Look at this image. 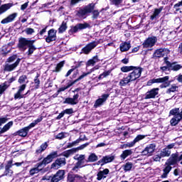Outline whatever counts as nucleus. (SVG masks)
Returning a JSON list of instances; mask_svg holds the SVG:
<instances>
[{"mask_svg": "<svg viewBox=\"0 0 182 182\" xmlns=\"http://www.w3.org/2000/svg\"><path fill=\"white\" fill-rule=\"evenodd\" d=\"M121 71H122L124 73L132 72L129 73L127 77H124L122 80H120L119 85L121 87H123L124 86H127V85L130 86V83H132V82H134V80H137V79H139V77L141 76L143 68L140 67H135L133 65L123 66L121 68Z\"/></svg>", "mask_w": 182, "mask_h": 182, "instance_id": "1", "label": "nucleus"}, {"mask_svg": "<svg viewBox=\"0 0 182 182\" xmlns=\"http://www.w3.org/2000/svg\"><path fill=\"white\" fill-rule=\"evenodd\" d=\"M58 151L51 152L47 157L44 158L43 161L36 164V167L30 170L31 176H34V174H38V172L46 166V164H49V163H52L54 159L58 157Z\"/></svg>", "mask_w": 182, "mask_h": 182, "instance_id": "2", "label": "nucleus"}, {"mask_svg": "<svg viewBox=\"0 0 182 182\" xmlns=\"http://www.w3.org/2000/svg\"><path fill=\"white\" fill-rule=\"evenodd\" d=\"M21 60V58H18V55H16L10 56L9 58H7L4 65V72H12L13 70H15V69L19 66Z\"/></svg>", "mask_w": 182, "mask_h": 182, "instance_id": "3", "label": "nucleus"}, {"mask_svg": "<svg viewBox=\"0 0 182 182\" xmlns=\"http://www.w3.org/2000/svg\"><path fill=\"white\" fill-rule=\"evenodd\" d=\"M170 79L169 76H165L164 77L154 78L150 80L147 82V86H151L154 83H162L159 87L161 89H166V87H168L170 86L171 82L168 81Z\"/></svg>", "mask_w": 182, "mask_h": 182, "instance_id": "4", "label": "nucleus"}, {"mask_svg": "<svg viewBox=\"0 0 182 182\" xmlns=\"http://www.w3.org/2000/svg\"><path fill=\"white\" fill-rule=\"evenodd\" d=\"M94 9L95 4H90L83 9H80L79 10L76 11L75 16L80 19H85V18L87 16V14H92Z\"/></svg>", "mask_w": 182, "mask_h": 182, "instance_id": "5", "label": "nucleus"}, {"mask_svg": "<svg viewBox=\"0 0 182 182\" xmlns=\"http://www.w3.org/2000/svg\"><path fill=\"white\" fill-rule=\"evenodd\" d=\"M169 116H174L171 119V126H176L182 119V111L180 112V108H173L169 112Z\"/></svg>", "mask_w": 182, "mask_h": 182, "instance_id": "6", "label": "nucleus"}, {"mask_svg": "<svg viewBox=\"0 0 182 182\" xmlns=\"http://www.w3.org/2000/svg\"><path fill=\"white\" fill-rule=\"evenodd\" d=\"M92 72H93V70H91L90 71L87 72V73H83L82 75H81L77 80H75V81H70L69 82H68L67 85L65 87H63L61 88H60L58 90V92H65V90H66V89H69V87H70L71 86H73V85H75V83H76V82H79V80H82V79H83L84 77H86V76H87V75H90V73H92Z\"/></svg>", "mask_w": 182, "mask_h": 182, "instance_id": "7", "label": "nucleus"}, {"mask_svg": "<svg viewBox=\"0 0 182 182\" xmlns=\"http://www.w3.org/2000/svg\"><path fill=\"white\" fill-rule=\"evenodd\" d=\"M155 151H156V144H149L141 152V156H146L147 157H150V156H153V153H154Z\"/></svg>", "mask_w": 182, "mask_h": 182, "instance_id": "8", "label": "nucleus"}, {"mask_svg": "<svg viewBox=\"0 0 182 182\" xmlns=\"http://www.w3.org/2000/svg\"><path fill=\"white\" fill-rule=\"evenodd\" d=\"M85 155H80L77 158V162L75 164V166L73 168V171H77L79 168H82V167H85L86 166V161H85Z\"/></svg>", "mask_w": 182, "mask_h": 182, "instance_id": "9", "label": "nucleus"}, {"mask_svg": "<svg viewBox=\"0 0 182 182\" xmlns=\"http://www.w3.org/2000/svg\"><path fill=\"white\" fill-rule=\"evenodd\" d=\"M14 166V163L12 160H10L7 161L6 165L5 166L4 168L5 171L4 172L3 176L1 177H4V176H6L7 177H12V174H14V171H12V166Z\"/></svg>", "mask_w": 182, "mask_h": 182, "instance_id": "10", "label": "nucleus"}, {"mask_svg": "<svg viewBox=\"0 0 182 182\" xmlns=\"http://www.w3.org/2000/svg\"><path fill=\"white\" fill-rule=\"evenodd\" d=\"M32 41L28 40L26 38H21L18 41V48L21 50L25 51L27 48L29 46Z\"/></svg>", "mask_w": 182, "mask_h": 182, "instance_id": "11", "label": "nucleus"}, {"mask_svg": "<svg viewBox=\"0 0 182 182\" xmlns=\"http://www.w3.org/2000/svg\"><path fill=\"white\" fill-rule=\"evenodd\" d=\"M98 45H99V41H92L88 43L85 47H84L82 49V52L85 55H88V53H90V51L92 49H95V48H96V46H97Z\"/></svg>", "mask_w": 182, "mask_h": 182, "instance_id": "12", "label": "nucleus"}, {"mask_svg": "<svg viewBox=\"0 0 182 182\" xmlns=\"http://www.w3.org/2000/svg\"><path fill=\"white\" fill-rule=\"evenodd\" d=\"M64 105H71L74 106L79 103V94H75L73 97H67L63 102Z\"/></svg>", "mask_w": 182, "mask_h": 182, "instance_id": "13", "label": "nucleus"}, {"mask_svg": "<svg viewBox=\"0 0 182 182\" xmlns=\"http://www.w3.org/2000/svg\"><path fill=\"white\" fill-rule=\"evenodd\" d=\"M156 42H157V37L152 36L149 37L144 43V48H153L156 45Z\"/></svg>", "mask_w": 182, "mask_h": 182, "instance_id": "14", "label": "nucleus"}, {"mask_svg": "<svg viewBox=\"0 0 182 182\" xmlns=\"http://www.w3.org/2000/svg\"><path fill=\"white\" fill-rule=\"evenodd\" d=\"M114 160V156L113 155H107L103 156L100 160L97 162V166H105V164H107V163H112Z\"/></svg>", "mask_w": 182, "mask_h": 182, "instance_id": "15", "label": "nucleus"}, {"mask_svg": "<svg viewBox=\"0 0 182 182\" xmlns=\"http://www.w3.org/2000/svg\"><path fill=\"white\" fill-rule=\"evenodd\" d=\"M66 164V159L65 158H59L55 161L52 164L51 168H54V170H58V168H60V167L65 166Z\"/></svg>", "mask_w": 182, "mask_h": 182, "instance_id": "16", "label": "nucleus"}, {"mask_svg": "<svg viewBox=\"0 0 182 182\" xmlns=\"http://www.w3.org/2000/svg\"><path fill=\"white\" fill-rule=\"evenodd\" d=\"M57 31L52 28L48 31V36L46 38V42L47 43H50V42H53L56 41V33Z\"/></svg>", "mask_w": 182, "mask_h": 182, "instance_id": "17", "label": "nucleus"}, {"mask_svg": "<svg viewBox=\"0 0 182 182\" xmlns=\"http://www.w3.org/2000/svg\"><path fill=\"white\" fill-rule=\"evenodd\" d=\"M109 94H103L100 98H98L95 104L94 107H100V106H103V105L106 102V100H107V98L109 97Z\"/></svg>", "mask_w": 182, "mask_h": 182, "instance_id": "18", "label": "nucleus"}, {"mask_svg": "<svg viewBox=\"0 0 182 182\" xmlns=\"http://www.w3.org/2000/svg\"><path fill=\"white\" fill-rule=\"evenodd\" d=\"M168 53H170V50L168 48H159L154 52V56L156 58H164V56H167Z\"/></svg>", "mask_w": 182, "mask_h": 182, "instance_id": "19", "label": "nucleus"}, {"mask_svg": "<svg viewBox=\"0 0 182 182\" xmlns=\"http://www.w3.org/2000/svg\"><path fill=\"white\" fill-rule=\"evenodd\" d=\"M159 87L153 88L151 90L148 91L145 95V99H154L157 95H159Z\"/></svg>", "mask_w": 182, "mask_h": 182, "instance_id": "20", "label": "nucleus"}, {"mask_svg": "<svg viewBox=\"0 0 182 182\" xmlns=\"http://www.w3.org/2000/svg\"><path fill=\"white\" fill-rule=\"evenodd\" d=\"M109 173H110V171L109 168H105L102 171H100L97 173V180L98 181H100L101 180H105L106 177L109 175Z\"/></svg>", "mask_w": 182, "mask_h": 182, "instance_id": "21", "label": "nucleus"}, {"mask_svg": "<svg viewBox=\"0 0 182 182\" xmlns=\"http://www.w3.org/2000/svg\"><path fill=\"white\" fill-rule=\"evenodd\" d=\"M25 89H26V84H23L22 85L18 87V92L14 95L15 100H16L18 99H22L23 97H25V95L22 94L23 90H25Z\"/></svg>", "mask_w": 182, "mask_h": 182, "instance_id": "22", "label": "nucleus"}, {"mask_svg": "<svg viewBox=\"0 0 182 182\" xmlns=\"http://www.w3.org/2000/svg\"><path fill=\"white\" fill-rule=\"evenodd\" d=\"M63 176H65V171L59 170L51 178L52 182H59L63 180Z\"/></svg>", "mask_w": 182, "mask_h": 182, "instance_id": "23", "label": "nucleus"}, {"mask_svg": "<svg viewBox=\"0 0 182 182\" xmlns=\"http://www.w3.org/2000/svg\"><path fill=\"white\" fill-rule=\"evenodd\" d=\"M48 147H49L48 142H44L41 144L40 146H38L36 149L35 154H36V156L41 155L42 153H43L46 150V149H48Z\"/></svg>", "mask_w": 182, "mask_h": 182, "instance_id": "24", "label": "nucleus"}, {"mask_svg": "<svg viewBox=\"0 0 182 182\" xmlns=\"http://www.w3.org/2000/svg\"><path fill=\"white\" fill-rule=\"evenodd\" d=\"M178 161H178V154H172L171 157L167 160L166 163L171 166H174L175 164H177Z\"/></svg>", "mask_w": 182, "mask_h": 182, "instance_id": "25", "label": "nucleus"}, {"mask_svg": "<svg viewBox=\"0 0 182 182\" xmlns=\"http://www.w3.org/2000/svg\"><path fill=\"white\" fill-rule=\"evenodd\" d=\"M16 16H18V13H14L12 14H10L6 18L3 19L1 21V23L5 24V23H9L11 22H14V21H15V18H16Z\"/></svg>", "mask_w": 182, "mask_h": 182, "instance_id": "26", "label": "nucleus"}, {"mask_svg": "<svg viewBox=\"0 0 182 182\" xmlns=\"http://www.w3.org/2000/svg\"><path fill=\"white\" fill-rule=\"evenodd\" d=\"M88 27H89V24H87L86 23H78L75 26L73 27L71 31L74 33H76V32H77V31H80L82 29H86V28H88Z\"/></svg>", "mask_w": 182, "mask_h": 182, "instance_id": "27", "label": "nucleus"}, {"mask_svg": "<svg viewBox=\"0 0 182 182\" xmlns=\"http://www.w3.org/2000/svg\"><path fill=\"white\" fill-rule=\"evenodd\" d=\"M82 180V176L77 174H72L69 173L68 176V182H77Z\"/></svg>", "mask_w": 182, "mask_h": 182, "instance_id": "28", "label": "nucleus"}, {"mask_svg": "<svg viewBox=\"0 0 182 182\" xmlns=\"http://www.w3.org/2000/svg\"><path fill=\"white\" fill-rule=\"evenodd\" d=\"M14 6V4L12 3H8L3 4L0 6V15H2V14H5L6 11H9V9H11Z\"/></svg>", "mask_w": 182, "mask_h": 182, "instance_id": "29", "label": "nucleus"}, {"mask_svg": "<svg viewBox=\"0 0 182 182\" xmlns=\"http://www.w3.org/2000/svg\"><path fill=\"white\" fill-rule=\"evenodd\" d=\"M171 165L168 164V163L165 164V168L163 170L164 173L161 175L162 178H166L167 176H168V173L171 171Z\"/></svg>", "mask_w": 182, "mask_h": 182, "instance_id": "30", "label": "nucleus"}, {"mask_svg": "<svg viewBox=\"0 0 182 182\" xmlns=\"http://www.w3.org/2000/svg\"><path fill=\"white\" fill-rule=\"evenodd\" d=\"M133 154V150L132 149H126L122 151V153L120 155L121 160H126L129 156H132Z\"/></svg>", "mask_w": 182, "mask_h": 182, "instance_id": "31", "label": "nucleus"}, {"mask_svg": "<svg viewBox=\"0 0 182 182\" xmlns=\"http://www.w3.org/2000/svg\"><path fill=\"white\" fill-rule=\"evenodd\" d=\"M14 126V122L10 121L7 124H6L2 129H0V134H4L6 132H8L9 129H11Z\"/></svg>", "mask_w": 182, "mask_h": 182, "instance_id": "32", "label": "nucleus"}, {"mask_svg": "<svg viewBox=\"0 0 182 182\" xmlns=\"http://www.w3.org/2000/svg\"><path fill=\"white\" fill-rule=\"evenodd\" d=\"M132 48V46L130 45V43L124 42L122 43L119 46V49L121 52H127Z\"/></svg>", "mask_w": 182, "mask_h": 182, "instance_id": "33", "label": "nucleus"}, {"mask_svg": "<svg viewBox=\"0 0 182 182\" xmlns=\"http://www.w3.org/2000/svg\"><path fill=\"white\" fill-rule=\"evenodd\" d=\"M161 11H163V6H161L159 9H155L153 14L151 16V20L154 21V19H157L159 15L161 14Z\"/></svg>", "mask_w": 182, "mask_h": 182, "instance_id": "34", "label": "nucleus"}, {"mask_svg": "<svg viewBox=\"0 0 182 182\" xmlns=\"http://www.w3.org/2000/svg\"><path fill=\"white\" fill-rule=\"evenodd\" d=\"M16 133H17V135L20 136L21 137H26V136H28V133H29V131L28 128L26 127L18 130Z\"/></svg>", "mask_w": 182, "mask_h": 182, "instance_id": "35", "label": "nucleus"}, {"mask_svg": "<svg viewBox=\"0 0 182 182\" xmlns=\"http://www.w3.org/2000/svg\"><path fill=\"white\" fill-rule=\"evenodd\" d=\"M99 160V158L97 157V155L95 153H91L87 160V163H95V161H97Z\"/></svg>", "mask_w": 182, "mask_h": 182, "instance_id": "36", "label": "nucleus"}, {"mask_svg": "<svg viewBox=\"0 0 182 182\" xmlns=\"http://www.w3.org/2000/svg\"><path fill=\"white\" fill-rule=\"evenodd\" d=\"M122 168H123L125 173H127V171H130L133 168V164L132 162H127L122 166Z\"/></svg>", "mask_w": 182, "mask_h": 182, "instance_id": "37", "label": "nucleus"}, {"mask_svg": "<svg viewBox=\"0 0 182 182\" xmlns=\"http://www.w3.org/2000/svg\"><path fill=\"white\" fill-rule=\"evenodd\" d=\"M174 92H178V86L176 85V84H173L168 89H167L166 93L170 95L171 93H174Z\"/></svg>", "mask_w": 182, "mask_h": 182, "instance_id": "38", "label": "nucleus"}, {"mask_svg": "<svg viewBox=\"0 0 182 182\" xmlns=\"http://www.w3.org/2000/svg\"><path fill=\"white\" fill-rule=\"evenodd\" d=\"M33 43H35V41L32 40V42L28 45V50L27 52L28 55H32L35 50H36V47L33 46Z\"/></svg>", "mask_w": 182, "mask_h": 182, "instance_id": "39", "label": "nucleus"}, {"mask_svg": "<svg viewBox=\"0 0 182 182\" xmlns=\"http://www.w3.org/2000/svg\"><path fill=\"white\" fill-rule=\"evenodd\" d=\"M160 154L161 157H168L171 154V151L168 148H165L161 151Z\"/></svg>", "mask_w": 182, "mask_h": 182, "instance_id": "40", "label": "nucleus"}, {"mask_svg": "<svg viewBox=\"0 0 182 182\" xmlns=\"http://www.w3.org/2000/svg\"><path fill=\"white\" fill-rule=\"evenodd\" d=\"M9 87V84H8V82H4L3 84L0 85V95H2Z\"/></svg>", "mask_w": 182, "mask_h": 182, "instance_id": "41", "label": "nucleus"}, {"mask_svg": "<svg viewBox=\"0 0 182 182\" xmlns=\"http://www.w3.org/2000/svg\"><path fill=\"white\" fill-rule=\"evenodd\" d=\"M110 73H112V70H106L100 75L98 79L100 80L102 79H105V77H107V76H110Z\"/></svg>", "mask_w": 182, "mask_h": 182, "instance_id": "42", "label": "nucleus"}, {"mask_svg": "<svg viewBox=\"0 0 182 182\" xmlns=\"http://www.w3.org/2000/svg\"><path fill=\"white\" fill-rule=\"evenodd\" d=\"M68 29V25L66 24V22L63 21L62 24L60 25V28H58V33H63L65 31Z\"/></svg>", "mask_w": 182, "mask_h": 182, "instance_id": "43", "label": "nucleus"}, {"mask_svg": "<svg viewBox=\"0 0 182 182\" xmlns=\"http://www.w3.org/2000/svg\"><path fill=\"white\" fill-rule=\"evenodd\" d=\"M39 74H37L36 77L34 79L33 85H34V89H39V85H41V80H39Z\"/></svg>", "mask_w": 182, "mask_h": 182, "instance_id": "44", "label": "nucleus"}, {"mask_svg": "<svg viewBox=\"0 0 182 182\" xmlns=\"http://www.w3.org/2000/svg\"><path fill=\"white\" fill-rule=\"evenodd\" d=\"M134 142L132 141L131 142H127V144H123L121 146V149H127L128 147L130 149L132 147H134Z\"/></svg>", "mask_w": 182, "mask_h": 182, "instance_id": "45", "label": "nucleus"}, {"mask_svg": "<svg viewBox=\"0 0 182 182\" xmlns=\"http://www.w3.org/2000/svg\"><path fill=\"white\" fill-rule=\"evenodd\" d=\"M169 68H171V69L172 70H175V71H177V70H180V69L182 68V66L179 64H171V65H169Z\"/></svg>", "mask_w": 182, "mask_h": 182, "instance_id": "46", "label": "nucleus"}, {"mask_svg": "<svg viewBox=\"0 0 182 182\" xmlns=\"http://www.w3.org/2000/svg\"><path fill=\"white\" fill-rule=\"evenodd\" d=\"M26 80H28V77L26 75H21L19 78H18V83H20L21 85H23V83H25L26 82Z\"/></svg>", "mask_w": 182, "mask_h": 182, "instance_id": "47", "label": "nucleus"}, {"mask_svg": "<svg viewBox=\"0 0 182 182\" xmlns=\"http://www.w3.org/2000/svg\"><path fill=\"white\" fill-rule=\"evenodd\" d=\"M11 50H12V48H11V46H5L3 47L2 49V51L4 52V53H5V55L9 53Z\"/></svg>", "mask_w": 182, "mask_h": 182, "instance_id": "48", "label": "nucleus"}, {"mask_svg": "<svg viewBox=\"0 0 182 182\" xmlns=\"http://www.w3.org/2000/svg\"><path fill=\"white\" fill-rule=\"evenodd\" d=\"M144 137H146V136L141 134L136 136V137L133 140L134 144H136V143H139V141H140V140H143Z\"/></svg>", "mask_w": 182, "mask_h": 182, "instance_id": "49", "label": "nucleus"}, {"mask_svg": "<svg viewBox=\"0 0 182 182\" xmlns=\"http://www.w3.org/2000/svg\"><path fill=\"white\" fill-rule=\"evenodd\" d=\"M73 153H75V151H73V149H70L68 151H65L63 153V156H64V157H69L71 154H73Z\"/></svg>", "mask_w": 182, "mask_h": 182, "instance_id": "50", "label": "nucleus"}, {"mask_svg": "<svg viewBox=\"0 0 182 182\" xmlns=\"http://www.w3.org/2000/svg\"><path fill=\"white\" fill-rule=\"evenodd\" d=\"M80 143V139H77L74 141L73 142L68 143V149H70V147H73V146H77Z\"/></svg>", "mask_w": 182, "mask_h": 182, "instance_id": "51", "label": "nucleus"}, {"mask_svg": "<svg viewBox=\"0 0 182 182\" xmlns=\"http://www.w3.org/2000/svg\"><path fill=\"white\" fill-rule=\"evenodd\" d=\"M173 8L176 9V11H182V1L176 3Z\"/></svg>", "mask_w": 182, "mask_h": 182, "instance_id": "52", "label": "nucleus"}, {"mask_svg": "<svg viewBox=\"0 0 182 182\" xmlns=\"http://www.w3.org/2000/svg\"><path fill=\"white\" fill-rule=\"evenodd\" d=\"M63 65H65V63L63 62L58 63L55 68V72H60V70L63 68Z\"/></svg>", "mask_w": 182, "mask_h": 182, "instance_id": "53", "label": "nucleus"}, {"mask_svg": "<svg viewBox=\"0 0 182 182\" xmlns=\"http://www.w3.org/2000/svg\"><path fill=\"white\" fill-rule=\"evenodd\" d=\"M112 5H115V6H119L123 0H109Z\"/></svg>", "mask_w": 182, "mask_h": 182, "instance_id": "54", "label": "nucleus"}, {"mask_svg": "<svg viewBox=\"0 0 182 182\" xmlns=\"http://www.w3.org/2000/svg\"><path fill=\"white\" fill-rule=\"evenodd\" d=\"M25 32L26 35H32V33H35V30L33 28H27L25 29Z\"/></svg>", "mask_w": 182, "mask_h": 182, "instance_id": "55", "label": "nucleus"}, {"mask_svg": "<svg viewBox=\"0 0 182 182\" xmlns=\"http://www.w3.org/2000/svg\"><path fill=\"white\" fill-rule=\"evenodd\" d=\"M82 66H83V61H79V62L75 63V65L73 66V68L74 69H77Z\"/></svg>", "mask_w": 182, "mask_h": 182, "instance_id": "56", "label": "nucleus"}, {"mask_svg": "<svg viewBox=\"0 0 182 182\" xmlns=\"http://www.w3.org/2000/svg\"><path fill=\"white\" fill-rule=\"evenodd\" d=\"M8 120H9V119H8V117H0V126L2 124H5V123H6Z\"/></svg>", "mask_w": 182, "mask_h": 182, "instance_id": "57", "label": "nucleus"}, {"mask_svg": "<svg viewBox=\"0 0 182 182\" xmlns=\"http://www.w3.org/2000/svg\"><path fill=\"white\" fill-rule=\"evenodd\" d=\"M63 112L64 114H73L74 113L73 108L66 109Z\"/></svg>", "mask_w": 182, "mask_h": 182, "instance_id": "58", "label": "nucleus"}, {"mask_svg": "<svg viewBox=\"0 0 182 182\" xmlns=\"http://www.w3.org/2000/svg\"><path fill=\"white\" fill-rule=\"evenodd\" d=\"M55 139H58L59 140H62V139H65V133L61 132L56 135Z\"/></svg>", "mask_w": 182, "mask_h": 182, "instance_id": "59", "label": "nucleus"}, {"mask_svg": "<svg viewBox=\"0 0 182 182\" xmlns=\"http://www.w3.org/2000/svg\"><path fill=\"white\" fill-rule=\"evenodd\" d=\"M161 154H160V155H155L153 157V160L154 161H160V160H161Z\"/></svg>", "mask_w": 182, "mask_h": 182, "instance_id": "60", "label": "nucleus"}, {"mask_svg": "<svg viewBox=\"0 0 182 182\" xmlns=\"http://www.w3.org/2000/svg\"><path fill=\"white\" fill-rule=\"evenodd\" d=\"M99 14H100V13L97 11L92 10V18L94 19H97V18L99 17Z\"/></svg>", "mask_w": 182, "mask_h": 182, "instance_id": "61", "label": "nucleus"}, {"mask_svg": "<svg viewBox=\"0 0 182 182\" xmlns=\"http://www.w3.org/2000/svg\"><path fill=\"white\" fill-rule=\"evenodd\" d=\"M89 146V143H85L77 148V150H83V149H85V147H87Z\"/></svg>", "mask_w": 182, "mask_h": 182, "instance_id": "62", "label": "nucleus"}, {"mask_svg": "<svg viewBox=\"0 0 182 182\" xmlns=\"http://www.w3.org/2000/svg\"><path fill=\"white\" fill-rule=\"evenodd\" d=\"M95 63H94L92 59L89 60L87 63H86V66H95Z\"/></svg>", "mask_w": 182, "mask_h": 182, "instance_id": "63", "label": "nucleus"}, {"mask_svg": "<svg viewBox=\"0 0 182 182\" xmlns=\"http://www.w3.org/2000/svg\"><path fill=\"white\" fill-rule=\"evenodd\" d=\"M35 126H36V122H34L30 124L29 126L26 127L28 129V132H29V130H31V129H32V127H35Z\"/></svg>", "mask_w": 182, "mask_h": 182, "instance_id": "64", "label": "nucleus"}]
</instances>
